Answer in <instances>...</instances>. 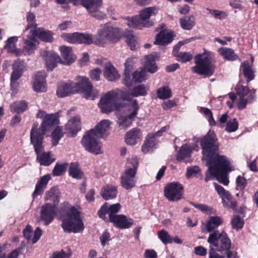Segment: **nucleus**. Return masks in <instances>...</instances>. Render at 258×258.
Masks as SVG:
<instances>
[{
  "label": "nucleus",
  "mask_w": 258,
  "mask_h": 258,
  "mask_svg": "<svg viewBox=\"0 0 258 258\" xmlns=\"http://www.w3.org/2000/svg\"><path fill=\"white\" fill-rule=\"evenodd\" d=\"M200 141L203 159L206 161L208 166L205 181L215 178L221 183L227 185L229 182L228 173L233 169L227 158L219 154V145L214 132L209 131Z\"/></svg>",
  "instance_id": "1"
},
{
  "label": "nucleus",
  "mask_w": 258,
  "mask_h": 258,
  "mask_svg": "<svg viewBox=\"0 0 258 258\" xmlns=\"http://www.w3.org/2000/svg\"><path fill=\"white\" fill-rule=\"evenodd\" d=\"M129 103V91L117 90L109 91L100 98L98 106L103 113H108L113 109L117 112V104L125 105Z\"/></svg>",
  "instance_id": "2"
},
{
  "label": "nucleus",
  "mask_w": 258,
  "mask_h": 258,
  "mask_svg": "<svg viewBox=\"0 0 258 258\" xmlns=\"http://www.w3.org/2000/svg\"><path fill=\"white\" fill-rule=\"evenodd\" d=\"M123 36L120 29L105 24L100 26L95 36L92 35L93 43L104 46L107 44L117 42Z\"/></svg>",
  "instance_id": "3"
},
{
  "label": "nucleus",
  "mask_w": 258,
  "mask_h": 258,
  "mask_svg": "<svg viewBox=\"0 0 258 258\" xmlns=\"http://www.w3.org/2000/svg\"><path fill=\"white\" fill-rule=\"evenodd\" d=\"M61 226L66 233H79L84 229L80 213L73 207H67V210L60 216Z\"/></svg>",
  "instance_id": "4"
},
{
  "label": "nucleus",
  "mask_w": 258,
  "mask_h": 258,
  "mask_svg": "<svg viewBox=\"0 0 258 258\" xmlns=\"http://www.w3.org/2000/svg\"><path fill=\"white\" fill-rule=\"evenodd\" d=\"M43 140L42 135L37 132L35 128L31 129L30 141L37 155L36 159L41 165L49 166L54 161L55 158L50 152H44Z\"/></svg>",
  "instance_id": "5"
},
{
  "label": "nucleus",
  "mask_w": 258,
  "mask_h": 258,
  "mask_svg": "<svg viewBox=\"0 0 258 258\" xmlns=\"http://www.w3.org/2000/svg\"><path fill=\"white\" fill-rule=\"evenodd\" d=\"M224 233L214 232L209 236L207 242L209 244V258H225L226 255H220L217 251L225 254V250H221L225 244Z\"/></svg>",
  "instance_id": "6"
},
{
  "label": "nucleus",
  "mask_w": 258,
  "mask_h": 258,
  "mask_svg": "<svg viewBox=\"0 0 258 258\" xmlns=\"http://www.w3.org/2000/svg\"><path fill=\"white\" fill-rule=\"evenodd\" d=\"M76 82H73L75 92L83 93L85 97L88 99L94 100L99 95L98 91L94 89L89 79L85 76H77Z\"/></svg>",
  "instance_id": "7"
},
{
  "label": "nucleus",
  "mask_w": 258,
  "mask_h": 258,
  "mask_svg": "<svg viewBox=\"0 0 258 258\" xmlns=\"http://www.w3.org/2000/svg\"><path fill=\"white\" fill-rule=\"evenodd\" d=\"M100 138L95 134V130H91L86 133L81 140V144L87 151L98 155L102 154V145L98 142Z\"/></svg>",
  "instance_id": "8"
},
{
  "label": "nucleus",
  "mask_w": 258,
  "mask_h": 258,
  "mask_svg": "<svg viewBox=\"0 0 258 258\" xmlns=\"http://www.w3.org/2000/svg\"><path fill=\"white\" fill-rule=\"evenodd\" d=\"M36 117L43 119L41 127L38 128V124L34 123L32 129L34 127L37 132L42 135V139L46 131L50 127L56 125L58 123V114L57 113L47 114L44 111L40 110L36 114Z\"/></svg>",
  "instance_id": "9"
},
{
  "label": "nucleus",
  "mask_w": 258,
  "mask_h": 258,
  "mask_svg": "<svg viewBox=\"0 0 258 258\" xmlns=\"http://www.w3.org/2000/svg\"><path fill=\"white\" fill-rule=\"evenodd\" d=\"M196 66L192 68V71L199 75L211 76L214 74L215 67L209 56L202 57L198 54L195 57Z\"/></svg>",
  "instance_id": "10"
},
{
  "label": "nucleus",
  "mask_w": 258,
  "mask_h": 258,
  "mask_svg": "<svg viewBox=\"0 0 258 258\" xmlns=\"http://www.w3.org/2000/svg\"><path fill=\"white\" fill-rule=\"evenodd\" d=\"M102 3V0H78V5L83 6L92 17L99 20L106 18V14L99 11Z\"/></svg>",
  "instance_id": "11"
},
{
  "label": "nucleus",
  "mask_w": 258,
  "mask_h": 258,
  "mask_svg": "<svg viewBox=\"0 0 258 258\" xmlns=\"http://www.w3.org/2000/svg\"><path fill=\"white\" fill-rule=\"evenodd\" d=\"M61 37L70 43H83L87 45L93 44L92 34L89 33H81L75 32L73 33H63Z\"/></svg>",
  "instance_id": "12"
},
{
  "label": "nucleus",
  "mask_w": 258,
  "mask_h": 258,
  "mask_svg": "<svg viewBox=\"0 0 258 258\" xmlns=\"http://www.w3.org/2000/svg\"><path fill=\"white\" fill-rule=\"evenodd\" d=\"M183 193L182 185L177 182H173L166 185L164 190L165 197L169 201H178L182 198Z\"/></svg>",
  "instance_id": "13"
},
{
  "label": "nucleus",
  "mask_w": 258,
  "mask_h": 258,
  "mask_svg": "<svg viewBox=\"0 0 258 258\" xmlns=\"http://www.w3.org/2000/svg\"><path fill=\"white\" fill-rule=\"evenodd\" d=\"M117 123L121 130L127 128L129 125V103L125 105L117 104Z\"/></svg>",
  "instance_id": "14"
},
{
  "label": "nucleus",
  "mask_w": 258,
  "mask_h": 258,
  "mask_svg": "<svg viewBox=\"0 0 258 258\" xmlns=\"http://www.w3.org/2000/svg\"><path fill=\"white\" fill-rule=\"evenodd\" d=\"M57 214L55 205L46 203L41 208L40 219L44 222L45 225H49L54 219Z\"/></svg>",
  "instance_id": "15"
},
{
  "label": "nucleus",
  "mask_w": 258,
  "mask_h": 258,
  "mask_svg": "<svg viewBox=\"0 0 258 258\" xmlns=\"http://www.w3.org/2000/svg\"><path fill=\"white\" fill-rule=\"evenodd\" d=\"M41 55L45 61V64L48 70L52 71L56 67L58 62L62 63L59 55L52 51H44L41 52Z\"/></svg>",
  "instance_id": "16"
},
{
  "label": "nucleus",
  "mask_w": 258,
  "mask_h": 258,
  "mask_svg": "<svg viewBox=\"0 0 258 258\" xmlns=\"http://www.w3.org/2000/svg\"><path fill=\"white\" fill-rule=\"evenodd\" d=\"M46 73L45 72H38L35 76L33 84V89L37 93L46 92V82L45 81Z\"/></svg>",
  "instance_id": "17"
},
{
  "label": "nucleus",
  "mask_w": 258,
  "mask_h": 258,
  "mask_svg": "<svg viewBox=\"0 0 258 258\" xmlns=\"http://www.w3.org/2000/svg\"><path fill=\"white\" fill-rule=\"evenodd\" d=\"M24 46L22 51V55H30L34 52L36 45L38 44L37 39L32 33L27 36V39H23Z\"/></svg>",
  "instance_id": "18"
},
{
  "label": "nucleus",
  "mask_w": 258,
  "mask_h": 258,
  "mask_svg": "<svg viewBox=\"0 0 258 258\" xmlns=\"http://www.w3.org/2000/svg\"><path fill=\"white\" fill-rule=\"evenodd\" d=\"M173 36V33L172 31L162 30L157 34L154 44L163 46L165 45L172 41Z\"/></svg>",
  "instance_id": "19"
},
{
  "label": "nucleus",
  "mask_w": 258,
  "mask_h": 258,
  "mask_svg": "<svg viewBox=\"0 0 258 258\" xmlns=\"http://www.w3.org/2000/svg\"><path fill=\"white\" fill-rule=\"evenodd\" d=\"M65 129L73 136H76L81 129L80 117L78 116L72 117L66 124Z\"/></svg>",
  "instance_id": "20"
},
{
  "label": "nucleus",
  "mask_w": 258,
  "mask_h": 258,
  "mask_svg": "<svg viewBox=\"0 0 258 258\" xmlns=\"http://www.w3.org/2000/svg\"><path fill=\"white\" fill-rule=\"evenodd\" d=\"M103 75L106 80L110 82H114L120 78L118 71L110 62L105 64Z\"/></svg>",
  "instance_id": "21"
},
{
  "label": "nucleus",
  "mask_w": 258,
  "mask_h": 258,
  "mask_svg": "<svg viewBox=\"0 0 258 258\" xmlns=\"http://www.w3.org/2000/svg\"><path fill=\"white\" fill-rule=\"evenodd\" d=\"M18 40L17 36H12L9 38L6 41L5 48L9 53L13 54L16 56L22 55V51L20 48H17L16 43Z\"/></svg>",
  "instance_id": "22"
},
{
  "label": "nucleus",
  "mask_w": 258,
  "mask_h": 258,
  "mask_svg": "<svg viewBox=\"0 0 258 258\" xmlns=\"http://www.w3.org/2000/svg\"><path fill=\"white\" fill-rule=\"evenodd\" d=\"M75 93L72 81L59 84L56 91L57 95L59 97H64Z\"/></svg>",
  "instance_id": "23"
},
{
  "label": "nucleus",
  "mask_w": 258,
  "mask_h": 258,
  "mask_svg": "<svg viewBox=\"0 0 258 258\" xmlns=\"http://www.w3.org/2000/svg\"><path fill=\"white\" fill-rule=\"evenodd\" d=\"M31 33L33 35L36 39L37 37L43 41L50 42L53 39V33L51 31L41 28H38L36 29H31Z\"/></svg>",
  "instance_id": "24"
},
{
  "label": "nucleus",
  "mask_w": 258,
  "mask_h": 258,
  "mask_svg": "<svg viewBox=\"0 0 258 258\" xmlns=\"http://www.w3.org/2000/svg\"><path fill=\"white\" fill-rule=\"evenodd\" d=\"M222 219L220 217H211L209 220L207 221L206 225L207 232L210 233L209 235L216 232H218L219 233H221L222 232L226 233L224 231L220 232L219 230H215L218 226L222 224Z\"/></svg>",
  "instance_id": "25"
},
{
  "label": "nucleus",
  "mask_w": 258,
  "mask_h": 258,
  "mask_svg": "<svg viewBox=\"0 0 258 258\" xmlns=\"http://www.w3.org/2000/svg\"><path fill=\"white\" fill-rule=\"evenodd\" d=\"M225 244L223 245L221 250H225V255L227 258H239L237 252L235 250H233L234 245L229 236L226 233H224Z\"/></svg>",
  "instance_id": "26"
},
{
  "label": "nucleus",
  "mask_w": 258,
  "mask_h": 258,
  "mask_svg": "<svg viewBox=\"0 0 258 258\" xmlns=\"http://www.w3.org/2000/svg\"><path fill=\"white\" fill-rule=\"evenodd\" d=\"M50 179L51 176L49 174L45 175L40 178L36 184L35 190L32 194L33 199L38 196L41 195L43 192Z\"/></svg>",
  "instance_id": "27"
},
{
  "label": "nucleus",
  "mask_w": 258,
  "mask_h": 258,
  "mask_svg": "<svg viewBox=\"0 0 258 258\" xmlns=\"http://www.w3.org/2000/svg\"><path fill=\"white\" fill-rule=\"evenodd\" d=\"M59 50L64 61L62 63L70 64L76 59V56L73 54L72 49L71 47L62 46L59 47Z\"/></svg>",
  "instance_id": "28"
},
{
  "label": "nucleus",
  "mask_w": 258,
  "mask_h": 258,
  "mask_svg": "<svg viewBox=\"0 0 258 258\" xmlns=\"http://www.w3.org/2000/svg\"><path fill=\"white\" fill-rule=\"evenodd\" d=\"M156 57H158L156 53L145 56L144 67L143 68L145 69L146 71H148L151 74L155 73L158 69V67L155 63Z\"/></svg>",
  "instance_id": "29"
},
{
  "label": "nucleus",
  "mask_w": 258,
  "mask_h": 258,
  "mask_svg": "<svg viewBox=\"0 0 258 258\" xmlns=\"http://www.w3.org/2000/svg\"><path fill=\"white\" fill-rule=\"evenodd\" d=\"M132 82L135 84L142 83L145 82L148 78L149 76L145 69L142 68H140L133 72L132 74Z\"/></svg>",
  "instance_id": "30"
},
{
  "label": "nucleus",
  "mask_w": 258,
  "mask_h": 258,
  "mask_svg": "<svg viewBox=\"0 0 258 258\" xmlns=\"http://www.w3.org/2000/svg\"><path fill=\"white\" fill-rule=\"evenodd\" d=\"M100 193L105 200H109L116 198L117 193V187L113 185H107L102 188Z\"/></svg>",
  "instance_id": "31"
},
{
  "label": "nucleus",
  "mask_w": 258,
  "mask_h": 258,
  "mask_svg": "<svg viewBox=\"0 0 258 258\" xmlns=\"http://www.w3.org/2000/svg\"><path fill=\"white\" fill-rule=\"evenodd\" d=\"M110 121L109 120L104 119L97 124L93 130H95V134L100 138H103L107 135V132L110 128Z\"/></svg>",
  "instance_id": "32"
},
{
  "label": "nucleus",
  "mask_w": 258,
  "mask_h": 258,
  "mask_svg": "<svg viewBox=\"0 0 258 258\" xmlns=\"http://www.w3.org/2000/svg\"><path fill=\"white\" fill-rule=\"evenodd\" d=\"M109 220L113 223L115 227L120 229L127 228L129 227V221L127 218L123 215L112 216V218Z\"/></svg>",
  "instance_id": "33"
},
{
  "label": "nucleus",
  "mask_w": 258,
  "mask_h": 258,
  "mask_svg": "<svg viewBox=\"0 0 258 258\" xmlns=\"http://www.w3.org/2000/svg\"><path fill=\"white\" fill-rule=\"evenodd\" d=\"M133 27L141 29L143 28H149L154 25V21L144 22L140 16H135L130 19Z\"/></svg>",
  "instance_id": "34"
},
{
  "label": "nucleus",
  "mask_w": 258,
  "mask_h": 258,
  "mask_svg": "<svg viewBox=\"0 0 258 258\" xmlns=\"http://www.w3.org/2000/svg\"><path fill=\"white\" fill-rule=\"evenodd\" d=\"M149 89V87L145 84L132 86V88H130V96L134 97L145 96L147 95Z\"/></svg>",
  "instance_id": "35"
},
{
  "label": "nucleus",
  "mask_w": 258,
  "mask_h": 258,
  "mask_svg": "<svg viewBox=\"0 0 258 258\" xmlns=\"http://www.w3.org/2000/svg\"><path fill=\"white\" fill-rule=\"evenodd\" d=\"M60 192L56 187H51L45 194L44 200L53 202L52 205H55L59 201Z\"/></svg>",
  "instance_id": "36"
},
{
  "label": "nucleus",
  "mask_w": 258,
  "mask_h": 258,
  "mask_svg": "<svg viewBox=\"0 0 258 258\" xmlns=\"http://www.w3.org/2000/svg\"><path fill=\"white\" fill-rule=\"evenodd\" d=\"M28 103L25 100L17 101L10 106V111L17 114L22 113L27 110Z\"/></svg>",
  "instance_id": "37"
},
{
  "label": "nucleus",
  "mask_w": 258,
  "mask_h": 258,
  "mask_svg": "<svg viewBox=\"0 0 258 258\" xmlns=\"http://www.w3.org/2000/svg\"><path fill=\"white\" fill-rule=\"evenodd\" d=\"M181 27L183 30H190L195 26V18L193 15L186 16L179 19Z\"/></svg>",
  "instance_id": "38"
},
{
  "label": "nucleus",
  "mask_w": 258,
  "mask_h": 258,
  "mask_svg": "<svg viewBox=\"0 0 258 258\" xmlns=\"http://www.w3.org/2000/svg\"><path fill=\"white\" fill-rule=\"evenodd\" d=\"M218 52L226 60L234 61L238 58L234 51L230 48L221 47L219 49Z\"/></svg>",
  "instance_id": "39"
},
{
  "label": "nucleus",
  "mask_w": 258,
  "mask_h": 258,
  "mask_svg": "<svg viewBox=\"0 0 258 258\" xmlns=\"http://www.w3.org/2000/svg\"><path fill=\"white\" fill-rule=\"evenodd\" d=\"M130 164L132 165V168L130 167V188L134 187L136 184V181L134 179V177L136 174L138 166L139 160L136 157H133Z\"/></svg>",
  "instance_id": "40"
},
{
  "label": "nucleus",
  "mask_w": 258,
  "mask_h": 258,
  "mask_svg": "<svg viewBox=\"0 0 258 258\" xmlns=\"http://www.w3.org/2000/svg\"><path fill=\"white\" fill-rule=\"evenodd\" d=\"M157 9L156 7H150L143 9L140 12V16L144 22L153 21L150 20L152 15H155L157 12Z\"/></svg>",
  "instance_id": "41"
},
{
  "label": "nucleus",
  "mask_w": 258,
  "mask_h": 258,
  "mask_svg": "<svg viewBox=\"0 0 258 258\" xmlns=\"http://www.w3.org/2000/svg\"><path fill=\"white\" fill-rule=\"evenodd\" d=\"M143 138V134L140 128L135 127L130 130V146L135 145L140 142Z\"/></svg>",
  "instance_id": "42"
},
{
  "label": "nucleus",
  "mask_w": 258,
  "mask_h": 258,
  "mask_svg": "<svg viewBox=\"0 0 258 258\" xmlns=\"http://www.w3.org/2000/svg\"><path fill=\"white\" fill-rule=\"evenodd\" d=\"M69 173L73 178L80 179L83 177V172L77 163H72L69 168Z\"/></svg>",
  "instance_id": "43"
},
{
  "label": "nucleus",
  "mask_w": 258,
  "mask_h": 258,
  "mask_svg": "<svg viewBox=\"0 0 258 258\" xmlns=\"http://www.w3.org/2000/svg\"><path fill=\"white\" fill-rule=\"evenodd\" d=\"M193 149L190 148L187 144L182 146L178 152L177 160L178 161H181L185 158L190 156L191 153Z\"/></svg>",
  "instance_id": "44"
},
{
  "label": "nucleus",
  "mask_w": 258,
  "mask_h": 258,
  "mask_svg": "<svg viewBox=\"0 0 258 258\" xmlns=\"http://www.w3.org/2000/svg\"><path fill=\"white\" fill-rule=\"evenodd\" d=\"M155 135L154 134H149L147 137L144 145L142 147V150L145 153L149 152L155 146L154 138Z\"/></svg>",
  "instance_id": "45"
},
{
  "label": "nucleus",
  "mask_w": 258,
  "mask_h": 258,
  "mask_svg": "<svg viewBox=\"0 0 258 258\" xmlns=\"http://www.w3.org/2000/svg\"><path fill=\"white\" fill-rule=\"evenodd\" d=\"M243 73L247 81L249 82L254 79V72L248 61H244L241 65Z\"/></svg>",
  "instance_id": "46"
},
{
  "label": "nucleus",
  "mask_w": 258,
  "mask_h": 258,
  "mask_svg": "<svg viewBox=\"0 0 258 258\" xmlns=\"http://www.w3.org/2000/svg\"><path fill=\"white\" fill-rule=\"evenodd\" d=\"M157 95L160 99H168L172 96L171 90L168 86L160 87L157 91Z\"/></svg>",
  "instance_id": "47"
},
{
  "label": "nucleus",
  "mask_w": 258,
  "mask_h": 258,
  "mask_svg": "<svg viewBox=\"0 0 258 258\" xmlns=\"http://www.w3.org/2000/svg\"><path fill=\"white\" fill-rule=\"evenodd\" d=\"M51 143L53 146H56L63 136V133L62 132V128L57 126L56 127L51 134Z\"/></svg>",
  "instance_id": "48"
},
{
  "label": "nucleus",
  "mask_w": 258,
  "mask_h": 258,
  "mask_svg": "<svg viewBox=\"0 0 258 258\" xmlns=\"http://www.w3.org/2000/svg\"><path fill=\"white\" fill-rule=\"evenodd\" d=\"M158 237L165 245L172 242V238L171 237L168 232L164 229H162L158 232Z\"/></svg>",
  "instance_id": "49"
},
{
  "label": "nucleus",
  "mask_w": 258,
  "mask_h": 258,
  "mask_svg": "<svg viewBox=\"0 0 258 258\" xmlns=\"http://www.w3.org/2000/svg\"><path fill=\"white\" fill-rule=\"evenodd\" d=\"M27 21L28 23L25 29V32L29 30V33H31V29H36V24L35 23V16L33 13H29L27 16Z\"/></svg>",
  "instance_id": "50"
},
{
  "label": "nucleus",
  "mask_w": 258,
  "mask_h": 258,
  "mask_svg": "<svg viewBox=\"0 0 258 258\" xmlns=\"http://www.w3.org/2000/svg\"><path fill=\"white\" fill-rule=\"evenodd\" d=\"M139 109V105L137 100L130 98V120L137 115Z\"/></svg>",
  "instance_id": "51"
},
{
  "label": "nucleus",
  "mask_w": 258,
  "mask_h": 258,
  "mask_svg": "<svg viewBox=\"0 0 258 258\" xmlns=\"http://www.w3.org/2000/svg\"><path fill=\"white\" fill-rule=\"evenodd\" d=\"M27 64L24 60L20 59H17L13 63L12 66L13 70H15L18 72L23 73L27 70Z\"/></svg>",
  "instance_id": "52"
},
{
  "label": "nucleus",
  "mask_w": 258,
  "mask_h": 258,
  "mask_svg": "<svg viewBox=\"0 0 258 258\" xmlns=\"http://www.w3.org/2000/svg\"><path fill=\"white\" fill-rule=\"evenodd\" d=\"M67 167V163H56L53 170V174L55 176H60L65 172Z\"/></svg>",
  "instance_id": "53"
},
{
  "label": "nucleus",
  "mask_w": 258,
  "mask_h": 258,
  "mask_svg": "<svg viewBox=\"0 0 258 258\" xmlns=\"http://www.w3.org/2000/svg\"><path fill=\"white\" fill-rule=\"evenodd\" d=\"M243 220L239 215H234L231 221L232 227L236 230L241 229L243 226Z\"/></svg>",
  "instance_id": "54"
},
{
  "label": "nucleus",
  "mask_w": 258,
  "mask_h": 258,
  "mask_svg": "<svg viewBox=\"0 0 258 258\" xmlns=\"http://www.w3.org/2000/svg\"><path fill=\"white\" fill-rule=\"evenodd\" d=\"M120 208L121 206L118 203L109 206L108 205V215L109 220L112 218V216L117 215L116 214L119 211Z\"/></svg>",
  "instance_id": "55"
},
{
  "label": "nucleus",
  "mask_w": 258,
  "mask_h": 258,
  "mask_svg": "<svg viewBox=\"0 0 258 258\" xmlns=\"http://www.w3.org/2000/svg\"><path fill=\"white\" fill-rule=\"evenodd\" d=\"M121 186L126 189H129V168H126L120 176Z\"/></svg>",
  "instance_id": "56"
},
{
  "label": "nucleus",
  "mask_w": 258,
  "mask_h": 258,
  "mask_svg": "<svg viewBox=\"0 0 258 258\" xmlns=\"http://www.w3.org/2000/svg\"><path fill=\"white\" fill-rule=\"evenodd\" d=\"M238 127V123L235 118L229 119L226 124V130L229 133L235 132Z\"/></svg>",
  "instance_id": "57"
},
{
  "label": "nucleus",
  "mask_w": 258,
  "mask_h": 258,
  "mask_svg": "<svg viewBox=\"0 0 258 258\" xmlns=\"http://www.w3.org/2000/svg\"><path fill=\"white\" fill-rule=\"evenodd\" d=\"M235 91L237 95L239 98H245L249 92V88L246 86L242 85L237 86L235 87Z\"/></svg>",
  "instance_id": "58"
},
{
  "label": "nucleus",
  "mask_w": 258,
  "mask_h": 258,
  "mask_svg": "<svg viewBox=\"0 0 258 258\" xmlns=\"http://www.w3.org/2000/svg\"><path fill=\"white\" fill-rule=\"evenodd\" d=\"M207 10L215 18L219 19H225L227 17V13L224 11L212 10L209 8L207 9Z\"/></svg>",
  "instance_id": "59"
},
{
  "label": "nucleus",
  "mask_w": 258,
  "mask_h": 258,
  "mask_svg": "<svg viewBox=\"0 0 258 258\" xmlns=\"http://www.w3.org/2000/svg\"><path fill=\"white\" fill-rule=\"evenodd\" d=\"M177 60L182 62L190 61L192 58V55L189 52H181L176 55Z\"/></svg>",
  "instance_id": "60"
},
{
  "label": "nucleus",
  "mask_w": 258,
  "mask_h": 258,
  "mask_svg": "<svg viewBox=\"0 0 258 258\" xmlns=\"http://www.w3.org/2000/svg\"><path fill=\"white\" fill-rule=\"evenodd\" d=\"M237 187L240 190H243L247 185V180L243 176L239 175L236 179Z\"/></svg>",
  "instance_id": "61"
},
{
  "label": "nucleus",
  "mask_w": 258,
  "mask_h": 258,
  "mask_svg": "<svg viewBox=\"0 0 258 258\" xmlns=\"http://www.w3.org/2000/svg\"><path fill=\"white\" fill-rule=\"evenodd\" d=\"M190 204L194 207L198 209L203 212H204L206 214H211L212 213L213 210L212 208L207 205L203 204H197L193 202H191Z\"/></svg>",
  "instance_id": "62"
},
{
  "label": "nucleus",
  "mask_w": 258,
  "mask_h": 258,
  "mask_svg": "<svg viewBox=\"0 0 258 258\" xmlns=\"http://www.w3.org/2000/svg\"><path fill=\"white\" fill-rule=\"evenodd\" d=\"M200 171V169L197 166L188 167L186 171V176L187 178H189L194 175H196Z\"/></svg>",
  "instance_id": "63"
},
{
  "label": "nucleus",
  "mask_w": 258,
  "mask_h": 258,
  "mask_svg": "<svg viewBox=\"0 0 258 258\" xmlns=\"http://www.w3.org/2000/svg\"><path fill=\"white\" fill-rule=\"evenodd\" d=\"M71 255L61 250L59 251H55L52 254L51 258H70Z\"/></svg>",
  "instance_id": "64"
}]
</instances>
